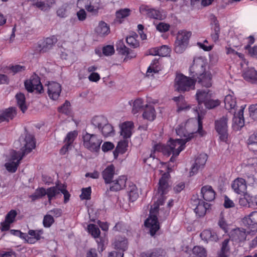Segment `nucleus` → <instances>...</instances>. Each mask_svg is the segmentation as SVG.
<instances>
[{"label":"nucleus","mask_w":257,"mask_h":257,"mask_svg":"<svg viewBox=\"0 0 257 257\" xmlns=\"http://www.w3.org/2000/svg\"><path fill=\"white\" fill-rule=\"evenodd\" d=\"M115 174V167L113 165H108L102 172L103 179L106 184H109L112 181Z\"/></svg>","instance_id":"24"},{"label":"nucleus","mask_w":257,"mask_h":257,"mask_svg":"<svg viewBox=\"0 0 257 257\" xmlns=\"http://www.w3.org/2000/svg\"><path fill=\"white\" fill-rule=\"evenodd\" d=\"M158 49L160 56H166L170 53V49L166 45H163Z\"/></svg>","instance_id":"61"},{"label":"nucleus","mask_w":257,"mask_h":257,"mask_svg":"<svg viewBox=\"0 0 257 257\" xmlns=\"http://www.w3.org/2000/svg\"><path fill=\"white\" fill-rule=\"evenodd\" d=\"M100 132L105 137L110 136L113 134L114 130L112 126L108 123V121L100 130Z\"/></svg>","instance_id":"39"},{"label":"nucleus","mask_w":257,"mask_h":257,"mask_svg":"<svg viewBox=\"0 0 257 257\" xmlns=\"http://www.w3.org/2000/svg\"><path fill=\"white\" fill-rule=\"evenodd\" d=\"M170 25L168 24H166L164 23H160L156 26V29L157 30L161 32H166L169 30Z\"/></svg>","instance_id":"63"},{"label":"nucleus","mask_w":257,"mask_h":257,"mask_svg":"<svg viewBox=\"0 0 257 257\" xmlns=\"http://www.w3.org/2000/svg\"><path fill=\"white\" fill-rule=\"evenodd\" d=\"M205 106L208 109H212L218 106L220 104V102L218 99H212V95L210 97L209 99L207 100L205 103Z\"/></svg>","instance_id":"48"},{"label":"nucleus","mask_w":257,"mask_h":257,"mask_svg":"<svg viewBox=\"0 0 257 257\" xmlns=\"http://www.w3.org/2000/svg\"><path fill=\"white\" fill-rule=\"evenodd\" d=\"M207 160V155L206 154H200L196 158L194 164L191 167L190 175L192 176L196 174L198 170L203 168Z\"/></svg>","instance_id":"12"},{"label":"nucleus","mask_w":257,"mask_h":257,"mask_svg":"<svg viewBox=\"0 0 257 257\" xmlns=\"http://www.w3.org/2000/svg\"><path fill=\"white\" fill-rule=\"evenodd\" d=\"M77 136V133L76 131L70 132L67 134L64 141L66 144L72 146V144Z\"/></svg>","instance_id":"50"},{"label":"nucleus","mask_w":257,"mask_h":257,"mask_svg":"<svg viewBox=\"0 0 257 257\" xmlns=\"http://www.w3.org/2000/svg\"><path fill=\"white\" fill-rule=\"evenodd\" d=\"M127 178L124 176H119L118 179L113 182L109 188L110 191H118L123 188L125 186Z\"/></svg>","instance_id":"25"},{"label":"nucleus","mask_w":257,"mask_h":257,"mask_svg":"<svg viewBox=\"0 0 257 257\" xmlns=\"http://www.w3.org/2000/svg\"><path fill=\"white\" fill-rule=\"evenodd\" d=\"M126 189L130 201H136L139 197L138 190L136 185L132 182H129Z\"/></svg>","instance_id":"29"},{"label":"nucleus","mask_w":257,"mask_h":257,"mask_svg":"<svg viewBox=\"0 0 257 257\" xmlns=\"http://www.w3.org/2000/svg\"><path fill=\"white\" fill-rule=\"evenodd\" d=\"M143 116L145 119L153 121L156 117V111L153 105L146 104L144 109Z\"/></svg>","instance_id":"33"},{"label":"nucleus","mask_w":257,"mask_h":257,"mask_svg":"<svg viewBox=\"0 0 257 257\" xmlns=\"http://www.w3.org/2000/svg\"><path fill=\"white\" fill-rule=\"evenodd\" d=\"M100 0H89L86 11L94 15L97 14L101 8Z\"/></svg>","instance_id":"31"},{"label":"nucleus","mask_w":257,"mask_h":257,"mask_svg":"<svg viewBox=\"0 0 257 257\" xmlns=\"http://www.w3.org/2000/svg\"><path fill=\"white\" fill-rule=\"evenodd\" d=\"M244 49L248 51V54L250 56L257 58V45L253 47L246 45L244 47Z\"/></svg>","instance_id":"59"},{"label":"nucleus","mask_w":257,"mask_h":257,"mask_svg":"<svg viewBox=\"0 0 257 257\" xmlns=\"http://www.w3.org/2000/svg\"><path fill=\"white\" fill-rule=\"evenodd\" d=\"M193 254L197 257H206L207 250L203 246L196 245L192 248Z\"/></svg>","instance_id":"41"},{"label":"nucleus","mask_w":257,"mask_h":257,"mask_svg":"<svg viewBox=\"0 0 257 257\" xmlns=\"http://www.w3.org/2000/svg\"><path fill=\"white\" fill-rule=\"evenodd\" d=\"M247 144L250 149H253L251 148L252 146H256L257 147V132L249 136L247 140Z\"/></svg>","instance_id":"57"},{"label":"nucleus","mask_w":257,"mask_h":257,"mask_svg":"<svg viewBox=\"0 0 257 257\" xmlns=\"http://www.w3.org/2000/svg\"><path fill=\"white\" fill-rule=\"evenodd\" d=\"M82 139L84 147L90 152H98L100 150L102 140L98 135L85 132Z\"/></svg>","instance_id":"6"},{"label":"nucleus","mask_w":257,"mask_h":257,"mask_svg":"<svg viewBox=\"0 0 257 257\" xmlns=\"http://www.w3.org/2000/svg\"><path fill=\"white\" fill-rule=\"evenodd\" d=\"M183 136L185 138L184 139H177L173 140L171 139L169 142V144L162 149V151L164 155L169 156L171 154H173L170 159V161L171 162L175 161L176 157L184 150L185 144L193 138L194 136L193 133L187 135L184 134Z\"/></svg>","instance_id":"4"},{"label":"nucleus","mask_w":257,"mask_h":257,"mask_svg":"<svg viewBox=\"0 0 257 257\" xmlns=\"http://www.w3.org/2000/svg\"><path fill=\"white\" fill-rule=\"evenodd\" d=\"M243 225L250 229L257 228V211L251 212L242 220Z\"/></svg>","instance_id":"17"},{"label":"nucleus","mask_w":257,"mask_h":257,"mask_svg":"<svg viewBox=\"0 0 257 257\" xmlns=\"http://www.w3.org/2000/svg\"><path fill=\"white\" fill-rule=\"evenodd\" d=\"M16 98L17 104L22 111L24 113L27 109L26 104V98L25 95L22 93H19L16 94Z\"/></svg>","instance_id":"38"},{"label":"nucleus","mask_w":257,"mask_h":257,"mask_svg":"<svg viewBox=\"0 0 257 257\" xmlns=\"http://www.w3.org/2000/svg\"><path fill=\"white\" fill-rule=\"evenodd\" d=\"M231 187L235 193L244 194L246 193L247 189L246 180L242 178H237L232 183Z\"/></svg>","instance_id":"13"},{"label":"nucleus","mask_w":257,"mask_h":257,"mask_svg":"<svg viewBox=\"0 0 257 257\" xmlns=\"http://www.w3.org/2000/svg\"><path fill=\"white\" fill-rule=\"evenodd\" d=\"M165 194L157 193L155 196L154 199H157L155 201L153 207L150 210V215L145 220V226L149 229V232L152 236L155 235L157 231L160 229V225L156 213L158 212L160 205H162L165 200Z\"/></svg>","instance_id":"3"},{"label":"nucleus","mask_w":257,"mask_h":257,"mask_svg":"<svg viewBox=\"0 0 257 257\" xmlns=\"http://www.w3.org/2000/svg\"><path fill=\"white\" fill-rule=\"evenodd\" d=\"M244 125V118L241 117H237L235 115L233 118V127L236 131L239 130Z\"/></svg>","instance_id":"46"},{"label":"nucleus","mask_w":257,"mask_h":257,"mask_svg":"<svg viewBox=\"0 0 257 257\" xmlns=\"http://www.w3.org/2000/svg\"><path fill=\"white\" fill-rule=\"evenodd\" d=\"M170 174L168 173H164L159 180L157 193L161 194H166L169 189L170 186L168 181Z\"/></svg>","instance_id":"16"},{"label":"nucleus","mask_w":257,"mask_h":257,"mask_svg":"<svg viewBox=\"0 0 257 257\" xmlns=\"http://www.w3.org/2000/svg\"><path fill=\"white\" fill-rule=\"evenodd\" d=\"M62 186V185H56L55 186L49 187L47 189V197L50 204H51L52 199L60 194Z\"/></svg>","instance_id":"32"},{"label":"nucleus","mask_w":257,"mask_h":257,"mask_svg":"<svg viewBox=\"0 0 257 257\" xmlns=\"http://www.w3.org/2000/svg\"><path fill=\"white\" fill-rule=\"evenodd\" d=\"M25 86L29 92H32L34 90H36L39 93H41L43 91V86L40 78L36 74L32 76L29 80L25 81Z\"/></svg>","instance_id":"8"},{"label":"nucleus","mask_w":257,"mask_h":257,"mask_svg":"<svg viewBox=\"0 0 257 257\" xmlns=\"http://www.w3.org/2000/svg\"><path fill=\"white\" fill-rule=\"evenodd\" d=\"M115 248L121 250V252H123L127 248V243L126 240L117 241L114 243ZM120 252V251H119Z\"/></svg>","instance_id":"58"},{"label":"nucleus","mask_w":257,"mask_h":257,"mask_svg":"<svg viewBox=\"0 0 257 257\" xmlns=\"http://www.w3.org/2000/svg\"><path fill=\"white\" fill-rule=\"evenodd\" d=\"M228 118L223 116L215 122V127L216 132L220 136V139L222 141H226L228 137Z\"/></svg>","instance_id":"7"},{"label":"nucleus","mask_w":257,"mask_h":257,"mask_svg":"<svg viewBox=\"0 0 257 257\" xmlns=\"http://www.w3.org/2000/svg\"><path fill=\"white\" fill-rule=\"evenodd\" d=\"M138 35L136 34L126 37V41L127 44L134 48H137L140 46L139 42L137 40Z\"/></svg>","instance_id":"43"},{"label":"nucleus","mask_w":257,"mask_h":257,"mask_svg":"<svg viewBox=\"0 0 257 257\" xmlns=\"http://www.w3.org/2000/svg\"><path fill=\"white\" fill-rule=\"evenodd\" d=\"M175 90L179 92L189 91L195 89V81L192 77H187L182 74L176 75L174 80Z\"/></svg>","instance_id":"5"},{"label":"nucleus","mask_w":257,"mask_h":257,"mask_svg":"<svg viewBox=\"0 0 257 257\" xmlns=\"http://www.w3.org/2000/svg\"><path fill=\"white\" fill-rule=\"evenodd\" d=\"M55 4V0H46L44 1H39L36 3L35 7L40 10L46 12L48 11L52 6Z\"/></svg>","instance_id":"34"},{"label":"nucleus","mask_w":257,"mask_h":257,"mask_svg":"<svg viewBox=\"0 0 257 257\" xmlns=\"http://www.w3.org/2000/svg\"><path fill=\"white\" fill-rule=\"evenodd\" d=\"M102 52L105 56L111 55L114 53V48L112 46L107 45L103 48Z\"/></svg>","instance_id":"62"},{"label":"nucleus","mask_w":257,"mask_h":257,"mask_svg":"<svg viewBox=\"0 0 257 257\" xmlns=\"http://www.w3.org/2000/svg\"><path fill=\"white\" fill-rule=\"evenodd\" d=\"M128 145V141L126 140L120 141L118 143L115 151L123 153Z\"/></svg>","instance_id":"55"},{"label":"nucleus","mask_w":257,"mask_h":257,"mask_svg":"<svg viewBox=\"0 0 257 257\" xmlns=\"http://www.w3.org/2000/svg\"><path fill=\"white\" fill-rule=\"evenodd\" d=\"M116 47V50L119 53L125 55L126 58L128 59L134 58L137 56V54L135 51L126 47L122 41H120L117 43Z\"/></svg>","instance_id":"20"},{"label":"nucleus","mask_w":257,"mask_h":257,"mask_svg":"<svg viewBox=\"0 0 257 257\" xmlns=\"http://www.w3.org/2000/svg\"><path fill=\"white\" fill-rule=\"evenodd\" d=\"M107 121V118L103 116H95L92 119L91 124L95 128H97L100 131Z\"/></svg>","instance_id":"35"},{"label":"nucleus","mask_w":257,"mask_h":257,"mask_svg":"<svg viewBox=\"0 0 257 257\" xmlns=\"http://www.w3.org/2000/svg\"><path fill=\"white\" fill-rule=\"evenodd\" d=\"M210 20L212 30L211 37L214 42H216L219 39L220 31L219 23L216 17L213 15H211Z\"/></svg>","instance_id":"19"},{"label":"nucleus","mask_w":257,"mask_h":257,"mask_svg":"<svg viewBox=\"0 0 257 257\" xmlns=\"http://www.w3.org/2000/svg\"><path fill=\"white\" fill-rule=\"evenodd\" d=\"M250 116L254 120L257 121V108L255 107V104L250 105L249 107Z\"/></svg>","instance_id":"64"},{"label":"nucleus","mask_w":257,"mask_h":257,"mask_svg":"<svg viewBox=\"0 0 257 257\" xmlns=\"http://www.w3.org/2000/svg\"><path fill=\"white\" fill-rule=\"evenodd\" d=\"M243 78L251 83L257 84V71L253 68H248L242 73Z\"/></svg>","instance_id":"21"},{"label":"nucleus","mask_w":257,"mask_h":257,"mask_svg":"<svg viewBox=\"0 0 257 257\" xmlns=\"http://www.w3.org/2000/svg\"><path fill=\"white\" fill-rule=\"evenodd\" d=\"M91 189V187H89L82 189L81 194L80 197L82 200H88L90 198Z\"/></svg>","instance_id":"54"},{"label":"nucleus","mask_w":257,"mask_h":257,"mask_svg":"<svg viewBox=\"0 0 257 257\" xmlns=\"http://www.w3.org/2000/svg\"><path fill=\"white\" fill-rule=\"evenodd\" d=\"M143 100L141 98L137 99L134 102L132 112L134 114H136L140 110L144 109Z\"/></svg>","instance_id":"45"},{"label":"nucleus","mask_w":257,"mask_h":257,"mask_svg":"<svg viewBox=\"0 0 257 257\" xmlns=\"http://www.w3.org/2000/svg\"><path fill=\"white\" fill-rule=\"evenodd\" d=\"M191 36V32L186 30L179 31L176 36V41L189 44V40Z\"/></svg>","instance_id":"36"},{"label":"nucleus","mask_w":257,"mask_h":257,"mask_svg":"<svg viewBox=\"0 0 257 257\" xmlns=\"http://www.w3.org/2000/svg\"><path fill=\"white\" fill-rule=\"evenodd\" d=\"M139 10L142 14L145 15L151 19L161 20L165 18L161 11L155 9L150 8L147 5H142L140 6Z\"/></svg>","instance_id":"9"},{"label":"nucleus","mask_w":257,"mask_h":257,"mask_svg":"<svg viewBox=\"0 0 257 257\" xmlns=\"http://www.w3.org/2000/svg\"><path fill=\"white\" fill-rule=\"evenodd\" d=\"M230 238L233 241L236 243L244 241L246 238L245 229L244 228H237L232 230L230 233Z\"/></svg>","instance_id":"18"},{"label":"nucleus","mask_w":257,"mask_h":257,"mask_svg":"<svg viewBox=\"0 0 257 257\" xmlns=\"http://www.w3.org/2000/svg\"><path fill=\"white\" fill-rule=\"evenodd\" d=\"M206 62L202 57L194 59L193 64L190 68V75L195 81L201 86L210 87L212 85V74L206 70Z\"/></svg>","instance_id":"1"},{"label":"nucleus","mask_w":257,"mask_h":257,"mask_svg":"<svg viewBox=\"0 0 257 257\" xmlns=\"http://www.w3.org/2000/svg\"><path fill=\"white\" fill-rule=\"evenodd\" d=\"M191 204L192 205L196 206L194 209V212L199 217L203 216L206 214L207 209H208L210 206L209 204L205 203L198 198L192 199Z\"/></svg>","instance_id":"11"},{"label":"nucleus","mask_w":257,"mask_h":257,"mask_svg":"<svg viewBox=\"0 0 257 257\" xmlns=\"http://www.w3.org/2000/svg\"><path fill=\"white\" fill-rule=\"evenodd\" d=\"M88 231L94 238H97L100 235V230L98 226L95 224H90L88 225Z\"/></svg>","instance_id":"47"},{"label":"nucleus","mask_w":257,"mask_h":257,"mask_svg":"<svg viewBox=\"0 0 257 257\" xmlns=\"http://www.w3.org/2000/svg\"><path fill=\"white\" fill-rule=\"evenodd\" d=\"M96 33L101 36L107 35L109 33V27L106 23L101 21L95 28Z\"/></svg>","instance_id":"37"},{"label":"nucleus","mask_w":257,"mask_h":257,"mask_svg":"<svg viewBox=\"0 0 257 257\" xmlns=\"http://www.w3.org/2000/svg\"><path fill=\"white\" fill-rule=\"evenodd\" d=\"M61 92V86L57 82H52L48 85V94L49 97L54 100H57Z\"/></svg>","instance_id":"14"},{"label":"nucleus","mask_w":257,"mask_h":257,"mask_svg":"<svg viewBox=\"0 0 257 257\" xmlns=\"http://www.w3.org/2000/svg\"><path fill=\"white\" fill-rule=\"evenodd\" d=\"M43 234V230H32L30 229L28 231V234L32 236L36 240H39L42 238L41 235Z\"/></svg>","instance_id":"51"},{"label":"nucleus","mask_w":257,"mask_h":257,"mask_svg":"<svg viewBox=\"0 0 257 257\" xmlns=\"http://www.w3.org/2000/svg\"><path fill=\"white\" fill-rule=\"evenodd\" d=\"M57 42V38L52 36L38 42L36 51L39 53H45L51 49Z\"/></svg>","instance_id":"10"},{"label":"nucleus","mask_w":257,"mask_h":257,"mask_svg":"<svg viewBox=\"0 0 257 257\" xmlns=\"http://www.w3.org/2000/svg\"><path fill=\"white\" fill-rule=\"evenodd\" d=\"M173 99L177 103L178 112L183 111H186L191 108L190 105L187 103L182 95L174 97Z\"/></svg>","instance_id":"22"},{"label":"nucleus","mask_w":257,"mask_h":257,"mask_svg":"<svg viewBox=\"0 0 257 257\" xmlns=\"http://www.w3.org/2000/svg\"><path fill=\"white\" fill-rule=\"evenodd\" d=\"M188 44L183 42L175 41L174 44V51L178 54L182 53L187 48Z\"/></svg>","instance_id":"44"},{"label":"nucleus","mask_w":257,"mask_h":257,"mask_svg":"<svg viewBox=\"0 0 257 257\" xmlns=\"http://www.w3.org/2000/svg\"><path fill=\"white\" fill-rule=\"evenodd\" d=\"M159 64V61L157 59H155L151 63V66L148 68L147 71V76L150 75V73L152 72L157 73L158 72V69L157 68L158 64Z\"/></svg>","instance_id":"53"},{"label":"nucleus","mask_w":257,"mask_h":257,"mask_svg":"<svg viewBox=\"0 0 257 257\" xmlns=\"http://www.w3.org/2000/svg\"><path fill=\"white\" fill-rule=\"evenodd\" d=\"M243 195V197L240 198L239 200V203L241 206L248 208H254L257 206V195L250 196L247 192Z\"/></svg>","instance_id":"15"},{"label":"nucleus","mask_w":257,"mask_h":257,"mask_svg":"<svg viewBox=\"0 0 257 257\" xmlns=\"http://www.w3.org/2000/svg\"><path fill=\"white\" fill-rule=\"evenodd\" d=\"M201 193L203 199L207 201H212L215 199V193L210 186H203L201 188Z\"/></svg>","instance_id":"26"},{"label":"nucleus","mask_w":257,"mask_h":257,"mask_svg":"<svg viewBox=\"0 0 257 257\" xmlns=\"http://www.w3.org/2000/svg\"><path fill=\"white\" fill-rule=\"evenodd\" d=\"M19 140L22 146L21 150L22 151V156L16 162L10 161L9 162L5 164L7 170L12 173H14L16 171L20 161L25 155L30 153L36 147L34 136L28 132L26 133L25 137L21 136Z\"/></svg>","instance_id":"2"},{"label":"nucleus","mask_w":257,"mask_h":257,"mask_svg":"<svg viewBox=\"0 0 257 257\" xmlns=\"http://www.w3.org/2000/svg\"><path fill=\"white\" fill-rule=\"evenodd\" d=\"M17 215V212L15 210H11L6 216L5 220L9 223L14 222L15 218Z\"/></svg>","instance_id":"56"},{"label":"nucleus","mask_w":257,"mask_h":257,"mask_svg":"<svg viewBox=\"0 0 257 257\" xmlns=\"http://www.w3.org/2000/svg\"><path fill=\"white\" fill-rule=\"evenodd\" d=\"M130 14V10L127 9L119 10L116 13V17L117 19L124 18Z\"/></svg>","instance_id":"60"},{"label":"nucleus","mask_w":257,"mask_h":257,"mask_svg":"<svg viewBox=\"0 0 257 257\" xmlns=\"http://www.w3.org/2000/svg\"><path fill=\"white\" fill-rule=\"evenodd\" d=\"M212 95V94L209 90H198L196 94V98L198 104L201 105L202 103H205Z\"/></svg>","instance_id":"28"},{"label":"nucleus","mask_w":257,"mask_h":257,"mask_svg":"<svg viewBox=\"0 0 257 257\" xmlns=\"http://www.w3.org/2000/svg\"><path fill=\"white\" fill-rule=\"evenodd\" d=\"M133 127L134 123L132 121L125 122L121 124L120 135L123 138L127 139L131 137Z\"/></svg>","instance_id":"27"},{"label":"nucleus","mask_w":257,"mask_h":257,"mask_svg":"<svg viewBox=\"0 0 257 257\" xmlns=\"http://www.w3.org/2000/svg\"><path fill=\"white\" fill-rule=\"evenodd\" d=\"M225 107L226 109L230 110L233 108L236 105L235 99L231 95H227L224 98Z\"/></svg>","instance_id":"42"},{"label":"nucleus","mask_w":257,"mask_h":257,"mask_svg":"<svg viewBox=\"0 0 257 257\" xmlns=\"http://www.w3.org/2000/svg\"><path fill=\"white\" fill-rule=\"evenodd\" d=\"M70 103L69 101L66 100L64 104L58 108V111L66 115H69L70 113Z\"/></svg>","instance_id":"49"},{"label":"nucleus","mask_w":257,"mask_h":257,"mask_svg":"<svg viewBox=\"0 0 257 257\" xmlns=\"http://www.w3.org/2000/svg\"><path fill=\"white\" fill-rule=\"evenodd\" d=\"M17 114V109L15 107H10L6 109L0 114V123L4 121H8L12 119Z\"/></svg>","instance_id":"23"},{"label":"nucleus","mask_w":257,"mask_h":257,"mask_svg":"<svg viewBox=\"0 0 257 257\" xmlns=\"http://www.w3.org/2000/svg\"><path fill=\"white\" fill-rule=\"evenodd\" d=\"M156 150H157V146H155L154 147V150L151 151L150 157L144 159V162L152 168L157 167L159 162V160L155 158V153Z\"/></svg>","instance_id":"30"},{"label":"nucleus","mask_w":257,"mask_h":257,"mask_svg":"<svg viewBox=\"0 0 257 257\" xmlns=\"http://www.w3.org/2000/svg\"><path fill=\"white\" fill-rule=\"evenodd\" d=\"M142 257H164V251L161 249H154L147 252H143Z\"/></svg>","instance_id":"40"},{"label":"nucleus","mask_w":257,"mask_h":257,"mask_svg":"<svg viewBox=\"0 0 257 257\" xmlns=\"http://www.w3.org/2000/svg\"><path fill=\"white\" fill-rule=\"evenodd\" d=\"M54 222V219L51 215L47 214L44 216L43 224L45 227H50Z\"/></svg>","instance_id":"52"}]
</instances>
